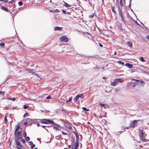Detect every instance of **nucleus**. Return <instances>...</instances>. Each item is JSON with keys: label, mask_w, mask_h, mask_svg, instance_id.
<instances>
[{"label": "nucleus", "mask_w": 149, "mask_h": 149, "mask_svg": "<svg viewBox=\"0 0 149 149\" xmlns=\"http://www.w3.org/2000/svg\"><path fill=\"white\" fill-rule=\"evenodd\" d=\"M14 136L15 138L17 139L19 141H21L20 139H22V136L20 132H14Z\"/></svg>", "instance_id": "nucleus-1"}, {"label": "nucleus", "mask_w": 149, "mask_h": 149, "mask_svg": "<svg viewBox=\"0 0 149 149\" xmlns=\"http://www.w3.org/2000/svg\"><path fill=\"white\" fill-rule=\"evenodd\" d=\"M15 142L16 143V145L17 146H16V147L17 149H23V147L21 144L20 142L18 141V140L15 138Z\"/></svg>", "instance_id": "nucleus-2"}, {"label": "nucleus", "mask_w": 149, "mask_h": 149, "mask_svg": "<svg viewBox=\"0 0 149 149\" xmlns=\"http://www.w3.org/2000/svg\"><path fill=\"white\" fill-rule=\"evenodd\" d=\"M85 97L83 94H81L77 95L73 99L76 102L78 99L80 98H81L82 99H83Z\"/></svg>", "instance_id": "nucleus-3"}, {"label": "nucleus", "mask_w": 149, "mask_h": 149, "mask_svg": "<svg viewBox=\"0 0 149 149\" xmlns=\"http://www.w3.org/2000/svg\"><path fill=\"white\" fill-rule=\"evenodd\" d=\"M139 120H135L132 121H131L130 124V126L132 127H134L139 122Z\"/></svg>", "instance_id": "nucleus-4"}, {"label": "nucleus", "mask_w": 149, "mask_h": 149, "mask_svg": "<svg viewBox=\"0 0 149 149\" xmlns=\"http://www.w3.org/2000/svg\"><path fill=\"white\" fill-rule=\"evenodd\" d=\"M60 39L62 41H64L65 42H68L69 41L68 38L65 36H64L61 37L60 38Z\"/></svg>", "instance_id": "nucleus-5"}, {"label": "nucleus", "mask_w": 149, "mask_h": 149, "mask_svg": "<svg viewBox=\"0 0 149 149\" xmlns=\"http://www.w3.org/2000/svg\"><path fill=\"white\" fill-rule=\"evenodd\" d=\"M144 136H143V135H140V139L141 141H144V142H147L148 141H149V140L146 139L145 138H143V137H144Z\"/></svg>", "instance_id": "nucleus-6"}, {"label": "nucleus", "mask_w": 149, "mask_h": 149, "mask_svg": "<svg viewBox=\"0 0 149 149\" xmlns=\"http://www.w3.org/2000/svg\"><path fill=\"white\" fill-rule=\"evenodd\" d=\"M38 120H40V123L47 124V119H39Z\"/></svg>", "instance_id": "nucleus-7"}, {"label": "nucleus", "mask_w": 149, "mask_h": 149, "mask_svg": "<svg viewBox=\"0 0 149 149\" xmlns=\"http://www.w3.org/2000/svg\"><path fill=\"white\" fill-rule=\"evenodd\" d=\"M26 121L27 123H29L31 122H33L34 123H36L37 122V120L36 119H31L28 118L26 120Z\"/></svg>", "instance_id": "nucleus-8"}, {"label": "nucleus", "mask_w": 149, "mask_h": 149, "mask_svg": "<svg viewBox=\"0 0 149 149\" xmlns=\"http://www.w3.org/2000/svg\"><path fill=\"white\" fill-rule=\"evenodd\" d=\"M33 70L34 71V70L33 69H27L26 70V71H28L29 72L31 73L32 74H35L36 76H38V75L37 74L35 73V72H33Z\"/></svg>", "instance_id": "nucleus-9"}, {"label": "nucleus", "mask_w": 149, "mask_h": 149, "mask_svg": "<svg viewBox=\"0 0 149 149\" xmlns=\"http://www.w3.org/2000/svg\"><path fill=\"white\" fill-rule=\"evenodd\" d=\"M125 65L126 66L128 67L129 68H132L133 66L132 64H130L129 63H126L125 64Z\"/></svg>", "instance_id": "nucleus-10"}, {"label": "nucleus", "mask_w": 149, "mask_h": 149, "mask_svg": "<svg viewBox=\"0 0 149 149\" xmlns=\"http://www.w3.org/2000/svg\"><path fill=\"white\" fill-rule=\"evenodd\" d=\"M115 79L117 83H122L123 82V80L120 78L116 79Z\"/></svg>", "instance_id": "nucleus-11"}, {"label": "nucleus", "mask_w": 149, "mask_h": 149, "mask_svg": "<svg viewBox=\"0 0 149 149\" xmlns=\"http://www.w3.org/2000/svg\"><path fill=\"white\" fill-rule=\"evenodd\" d=\"M63 28L62 27L56 26L54 27V30L55 31L58 30L59 31H61L62 30Z\"/></svg>", "instance_id": "nucleus-12"}, {"label": "nucleus", "mask_w": 149, "mask_h": 149, "mask_svg": "<svg viewBox=\"0 0 149 149\" xmlns=\"http://www.w3.org/2000/svg\"><path fill=\"white\" fill-rule=\"evenodd\" d=\"M1 9L6 12L9 11V10L7 8L3 6H1Z\"/></svg>", "instance_id": "nucleus-13"}, {"label": "nucleus", "mask_w": 149, "mask_h": 149, "mask_svg": "<svg viewBox=\"0 0 149 149\" xmlns=\"http://www.w3.org/2000/svg\"><path fill=\"white\" fill-rule=\"evenodd\" d=\"M139 136L140 137V135H143V136H145L144 135L143 133V130H141V129H139Z\"/></svg>", "instance_id": "nucleus-14"}, {"label": "nucleus", "mask_w": 149, "mask_h": 149, "mask_svg": "<svg viewBox=\"0 0 149 149\" xmlns=\"http://www.w3.org/2000/svg\"><path fill=\"white\" fill-rule=\"evenodd\" d=\"M117 83L115 79L114 80V81L111 83V85L112 86H114L117 84Z\"/></svg>", "instance_id": "nucleus-15"}, {"label": "nucleus", "mask_w": 149, "mask_h": 149, "mask_svg": "<svg viewBox=\"0 0 149 149\" xmlns=\"http://www.w3.org/2000/svg\"><path fill=\"white\" fill-rule=\"evenodd\" d=\"M75 146V148H77V149L78 148L79 146V142H76L74 144Z\"/></svg>", "instance_id": "nucleus-16"}, {"label": "nucleus", "mask_w": 149, "mask_h": 149, "mask_svg": "<svg viewBox=\"0 0 149 149\" xmlns=\"http://www.w3.org/2000/svg\"><path fill=\"white\" fill-rule=\"evenodd\" d=\"M16 128L15 129L14 132H17V130L20 127V125L19 124H18L16 126Z\"/></svg>", "instance_id": "nucleus-17"}, {"label": "nucleus", "mask_w": 149, "mask_h": 149, "mask_svg": "<svg viewBox=\"0 0 149 149\" xmlns=\"http://www.w3.org/2000/svg\"><path fill=\"white\" fill-rule=\"evenodd\" d=\"M7 99L8 100H12L13 101H15L16 100V98L15 97H14L13 98L7 97Z\"/></svg>", "instance_id": "nucleus-18"}, {"label": "nucleus", "mask_w": 149, "mask_h": 149, "mask_svg": "<svg viewBox=\"0 0 149 149\" xmlns=\"http://www.w3.org/2000/svg\"><path fill=\"white\" fill-rule=\"evenodd\" d=\"M53 121L50 119H47V124H49L50 123H52Z\"/></svg>", "instance_id": "nucleus-19"}, {"label": "nucleus", "mask_w": 149, "mask_h": 149, "mask_svg": "<svg viewBox=\"0 0 149 149\" xmlns=\"http://www.w3.org/2000/svg\"><path fill=\"white\" fill-rule=\"evenodd\" d=\"M111 9L112 10V11L113 13H116V11L115 10V7L114 6H111Z\"/></svg>", "instance_id": "nucleus-20"}, {"label": "nucleus", "mask_w": 149, "mask_h": 149, "mask_svg": "<svg viewBox=\"0 0 149 149\" xmlns=\"http://www.w3.org/2000/svg\"><path fill=\"white\" fill-rule=\"evenodd\" d=\"M117 63L118 64H121V65H124V63H125L124 62H122L121 61H118L117 62Z\"/></svg>", "instance_id": "nucleus-21"}, {"label": "nucleus", "mask_w": 149, "mask_h": 149, "mask_svg": "<svg viewBox=\"0 0 149 149\" xmlns=\"http://www.w3.org/2000/svg\"><path fill=\"white\" fill-rule=\"evenodd\" d=\"M76 137V142H79V136L78 134L75 135Z\"/></svg>", "instance_id": "nucleus-22"}, {"label": "nucleus", "mask_w": 149, "mask_h": 149, "mask_svg": "<svg viewBox=\"0 0 149 149\" xmlns=\"http://www.w3.org/2000/svg\"><path fill=\"white\" fill-rule=\"evenodd\" d=\"M63 2L65 3L64 5L66 7H71V5L68 4L67 3L63 1Z\"/></svg>", "instance_id": "nucleus-23"}, {"label": "nucleus", "mask_w": 149, "mask_h": 149, "mask_svg": "<svg viewBox=\"0 0 149 149\" xmlns=\"http://www.w3.org/2000/svg\"><path fill=\"white\" fill-rule=\"evenodd\" d=\"M127 45L130 47H132V43L130 42H127Z\"/></svg>", "instance_id": "nucleus-24"}, {"label": "nucleus", "mask_w": 149, "mask_h": 149, "mask_svg": "<svg viewBox=\"0 0 149 149\" xmlns=\"http://www.w3.org/2000/svg\"><path fill=\"white\" fill-rule=\"evenodd\" d=\"M82 109L83 110L87 111H88L89 110V109H87L85 107H83Z\"/></svg>", "instance_id": "nucleus-25"}, {"label": "nucleus", "mask_w": 149, "mask_h": 149, "mask_svg": "<svg viewBox=\"0 0 149 149\" xmlns=\"http://www.w3.org/2000/svg\"><path fill=\"white\" fill-rule=\"evenodd\" d=\"M137 83L138 84H141L143 83L145 84V82H144L143 81L141 80H139V81L138 82H137Z\"/></svg>", "instance_id": "nucleus-26"}, {"label": "nucleus", "mask_w": 149, "mask_h": 149, "mask_svg": "<svg viewBox=\"0 0 149 149\" xmlns=\"http://www.w3.org/2000/svg\"><path fill=\"white\" fill-rule=\"evenodd\" d=\"M140 60L141 61L143 62H145L146 61L142 57H141L140 58Z\"/></svg>", "instance_id": "nucleus-27"}, {"label": "nucleus", "mask_w": 149, "mask_h": 149, "mask_svg": "<svg viewBox=\"0 0 149 149\" xmlns=\"http://www.w3.org/2000/svg\"><path fill=\"white\" fill-rule=\"evenodd\" d=\"M94 15H95V16L96 15L95 14V13H94L93 14H92L91 15H89V18L90 17H91V18H93L94 17Z\"/></svg>", "instance_id": "nucleus-28"}, {"label": "nucleus", "mask_w": 149, "mask_h": 149, "mask_svg": "<svg viewBox=\"0 0 149 149\" xmlns=\"http://www.w3.org/2000/svg\"><path fill=\"white\" fill-rule=\"evenodd\" d=\"M118 29L120 30H122V24H120V25H118Z\"/></svg>", "instance_id": "nucleus-29"}, {"label": "nucleus", "mask_w": 149, "mask_h": 149, "mask_svg": "<svg viewBox=\"0 0 149 149\" xmlns=\"http://www.w3.org/2000/svg\"><path fill=\"white\" fill-rule=\"evenodd\" d=\"M100 68L99 67L97 66L96 65L95 67L93 68V69H95L96 70H97V69L99 70L100 69Z\"/></svg>", "instance_id": "nucleus-30"}, {"label": "nucleus", "mask_w": 149, "mask_h": 149, "mask_svg": "<svg viewBox=\"0 0 149 149\" xmlns=\"http://www.w3.org/2000/svg\"><path fill=\"white\" fill-rule=\"evenodd\" d=\"M28 107V106L27 105H24L23 108L24 109H26Z\"/></svg>", "instance_id": "nucleus-31"}, {"label": "nucleus", "mask_w": 149, "mask_h": 149, "mask_svg": "<svg viewBox=\"0 0 149 149\" xmlns=\"http://www.w3.org/2000/svg\"><path fill=\"white\" fill-rule=\"evenodd\" d=\"M23 3L22 1H19L18 2V4L19 6H21L23 4Z\"/></svg>", "instance_id": "nucleus-32"}, {"label": "nucleus", "mask_w": 149, "mask_h": 149, "mask_svg": "<svg viewBox=\"0 0 149 149\" xmlns=\"http://www.w3.org/2000/svg\"><path fill=\"white\" fill-rule=\"evenodd\" d=\"M123 132V131H118V132H116V134H121Z\"/></svg>", "instance_id": "nucleus-33"}, {"label": "nucleus", "mask_w": 149, "mask_h": 149, "mask_svg": "<svg viewBox=\"0 0 149 149\" xmlns=\"http://www.w3.org/2000/svg\"><path fill=\"white\" fill-rule=\"evenodd\" d=\"M120 89L119 88H117L115 89V92H118V91H120Z\"/></svg>", "instance_id": "nucleus-34"}, {"label": "nucleus", "mask_w": 149, "mask_h": 149, "mask_svg": "<svg viewBox=\"0 0 149 149\" xmlns=\"http://www.w3.org/2000/svg\"><path fill=\"white\" fill-rule=\"evenodd\" d=\"M60 10L56 9L55 10H54V13H59L60 12Z\"/></svg>", "instance_id": "nucleus-35"}, {"label": "nucleus", "mask_w": 149, "mask_h": 149, "mask_svg": "<svg viewBox=\"0 0 149 149\" xmlns=\"http://www.w3.org/2000/svg\"><path fill=\"white\" fill-rule=\"evenodd\" d=\"M131 2H132V1L130 0V4H129V5L128 7L130 9L131 8Z\"/></svg>", "instance_id": "nucleus-36"}, {"label": "nucleus", "mask_w": 149, "mask_h": 149, "mask_svg": "<svg viewBox=\"0 0 149 149\" xmlns=\"http://www.w3.org/2000/svg\"><path fill=\"white\" fill-rule=\"evenodd\" d=\"M23 136L24 137H26V132L25 131H24V132Z\"/></svg>", "instance_id": "nucleus-37"}, {"label": "nucleus", "mask_w": 149, "mask_h": 149, "mask_svg": "<svg viewBox=\"0 0 149 149\" xmlns=\"http://www.w3.org/2000/svg\"><path fill=\"white\" fill-rule=\"evenodd\" d=\"M26 141H29L30 140V138L28 136L26 137Z\"/></svg>", "instance_id": "nucleus-38"}, {"label": "nucleus", "mask_w": 149, "mask_h": 149, "mask_svg": "<svg viewBox=\"0 0 149 149\" xmlns=\"http://www.w3.org/2000/svg\"><path fill=\"white\" fill-rule=\"evenodd\" d=\"M121 19L122 20V21L124 22V23L125 24H126V22H125L124 20V17L123 16H122L121 17Z\"/></svg>", "instance_id": "nucleus-39"}, {"label": "nucleus", "mask_w": 149, "mask_h": 149, "mask_svg": "<svg viewBox=\"0 0 149 149\" xmlns=\"http://www.w3.org/2000/svg\"><path fill=\"white\" fill-rule=\"evenodd\" d=\"M29 115V114L28 113H26L24 114V115H23V117H25L26 116H28Z\"/></svg>", "instance_id": "nucleus-40"}, {"label": "nucleus", "mask_w": 149, "mask_h": 149, "mask_svg": "<svg viewBox=\"0 0 149 149\" xmlns=\"http://www.w3.org/2000/svg\"><path fill=\"white\" fill-rule=\"evenodd\" d=\"M53 128L54 129H56L57 130H60V129L59 128L57 127H56L55 126H54Z\"/></svg>", "instance_id": "nucleus-41"}, {"label": "nucleus", "mask_w": 149, "mask_h": 149, "mask_svg": "<svg viewBox=\"0 0 149 149\" xmlns=\"http://www.w3.org/2000/svg\"><path fill=\"white\" fill-rule=\"evenodd\" d=\"M20 141H22V143H25L26 142L25 141L24 139H23L22 138V139H20Z\"/></svg>", "instance_id": "nucleus-42"}, {"label": "nucleus", "mask_w": 149, "mask_h": 149, "mask_svg": "<svg viewBox=\"0 0 149 149\" xmlns=\"http://www.w3.org/2000/svg\"><path fill=\"white\" fill-rule=\"evenodd\" d=\"M118 10L119 12V13L120 12H121V11L120 9V8L119 5L118 7Z\"/></svg>", "instance_id": "nucleus-43"}, {"label": "nucleus", "mask_w": 149, "mask_h": 149, "mask_svg": "<svg viewBox=\"0 0 149 149\" xmlns=\"http://www.w3.org/2000/svg\"><path fill=\"white\" fill-rule=\"evenodd\" d=\"M138 85V83L137 82H135V84H134L133 85V87H134L136 86V85Z\"/></svg>", "instance_id": "nucleus-44"}, {"label": "nucleus", "mask_w": 149, "mask_h": 149, "mask_svg": "<svg viewBox=\"0 0 149 149\" xmlns=\"http://www.w3.org/2000/svg\"><path fill=\"white\" fill-rule=\"evenodd\" d=\"M0 45L1 47H3L4 46V42H1L0 44Z\"/></svg>", "instance_id": "nucleus-45"}, {"label": "nucleus", "mask_w": 149, "mask_h": 149, "mask_svg": "<svg viewBox=\"0 0 149 149\" xmlns=\"http://www.w3.org/2000/svg\"><path fill=\"white\" fill-rule=\"evenodd\" d=\"M72 97H70L69 98V100L66 101V102H70L72 100Z\"/></svg>", "instance_id": "nucleus-46"}, {"label": "nucleus", "mask_w": 149, "mask_h": 149, "mask_svg": "<svg viewBox=\"0 0 149 149\" xmlns=\"http://www.w3.org/2000/svg\"><path fill=\"white\" fill-rule=\"evenodd\" d=\"M62 133L64 135H66L68 134L67 133H66L63 131L62 132Z\"/></svg>", "instance_id": "nucleus-47"}, {"label": "nucleus", "mask_w": 149, "mask_h": 149, "mask_svg": "<svg viewBox=\"0 0 149 149\" xmlns=\"http://www.w3.org/2000/svg\"><path fill=\"white\" fill-rule=\"evenodd\" d=\"M67 127V128H68L70 129H72V127L70 125H68V127Z\"/></svg>", "instance_id": "nucleus-48"}, {"label": "nucleus", "mask_w": 149, "mask_h": 149, "mask_svg": "<svg viewBox=\"0 0 149 149\" xmlns=\"http://www.w3.org/2000/svg\"><path fill=\"white\" fill-rule=\"evenodd\" d=\"M14 1L15 0H12L8 2V3L11 4L12 3L14 2Z\"/></svg>", "instance_id": "nucleus-49"}, {"label": "nucleus", "mask_w": 149, "mask_h": 149, "mask_svg": "<svg viewBox=\"0 0 149 149\" xmlns=\"http://www.w3.org/2000/svg\"><path fill=\"white\" fill-rule=\"evenodd\" d=\"M120 5L121 6H123V4L122 3V0H120Z\"/></svg>", "instance_id": "nucleus-50"}, {"label": "nucleus", "mask_w": 149, "mask_h": 149, "mask_svg": "<svg viewBox=\"0 0 149 149\" xmlns=\"http://www.w3.org/2000/svg\"><path fill=\"white\" fill-rule=\"evenodd\" d=\"M60 136V135H58V136H56L55 137L56 139L57 140H59V139L58 138V137H59Z\"/></svg>", "instance_id": "nucleus-51"}, {"label": "nucleus", "mask_w": 149, "mask_h": 149, "mask_svg": "<svg viewBox=\"0 0 149 149\" xmlns=\"http://www.w3.org/2000/svg\"><path fill=\"white\" fill-rule=\"evenodd\" d=\"M16 14V13L13 12L11 13V14L13 15V16L14 17Z\"/></svg>", "instance_id": "nucleus-52"}, {"label": "nucleus", "mask_w": 149, "mask_h": 149, "mask_svg": "<svg viewBox=\"0 0 149 149\" xmlns=\"http://www.w3.org/2000/svg\"><path fill=\"white\" fill-rule=\"evenodd\" d=\"M52 98V97L50 95H49L47 97H46V99H51Z\"/></svg>", "instance_id": "nucleus-53"}, {"label": "nucleus", "mask_w": 149, "mask_h": 149, "mask_svg": "<svg viewBox=\"0 0 149 149\" xmlns=\"http://www.w3.org/2000/svg\"><path fill=\"white\" fill-rule=\"evenodd\" d=\"M52 124L54 125V126H56V123H55L54 121H53L52 123Z\"/></svg>", "instance_id": "nucleus-54"}, {"label": "nucleus", "mask_w": 149, "mask_h": 149, "mask_svg": "<svg viewBox=\"0 0 149 149\" xmlns=\"http://www.w3.org/2000/svg\"><path fill=\"white\" fill-rule=\"evenodd\" d=\"M35 145L34 144H32V146L31 147V149H32L34 147H35Z\"/></svg>", "instance_id": "nucleus-55"}, {"label": "nucleus", "mask_w": 149, "mask_h": 149, "mask_svg": "<svg viewBox=\"0 0 149 149\" xmlns=\"http://www.w3.org/2000/svg\"><path fill=\"white\" fill-rule=\"evenodd\" d=\"M5 93V92L0 91V94H1L2 95H4Z\"/></svg>", "instance_id": "nucleus-56"}, {"label": "nucleus", "mask_w": 149, "mask_h": 149, "mask_svg": "<svg viewBox=\"0 0 149 149\" xmlns=\"http://www.w3.org/2000/svg\"><path fill=\"white\" fill-rule=\"evenodd\" d=\"M119 13L121 17L122 16H123L122 12H120Z\"/></svg>", "instance_id": "nucleus-57"}, {"label": "nucleus", "mask_w": 149, "mask_h": 149, "mask_svg": "<svg viewBox=\"0 0 149 149\" xmlns=\"http://www.w3.org/2000/svg\"><path fill=\"white\" fill-rule=\"evenodd\" d=\"M29 145L31 146L33 144V142L32 141H29Z\"/></svg>", "instance_id": "nucleus-58"}, {"label": "nucleus", "mask_w": 149, "mask_h": 149, "mask_svg": "<svg viewBox=\"0 0 149 149\" xmlns=\"http://www.w3.org/2000/svg\"><path fill=\"white\" fill-rule=\"evenodd\" d=\"M100 105L102 106H103V107H104V106H105V104H102V103H100Z\"/></svg>", "instance_id": "nucleus-59"}, {"label": "nucleus", "mask_w": 149, "mask_h": 149, "mask_svg": "<svg viewBox=\"0 0 149 149\" xmlns=\"http://www.w3.org/2000/svg\"><path fill=\"white\" fill-rule=\"evenodd\" d=\"M80 98V100H79V102H80V101L81 102V103H82V102H83V99H82V98Z\"/></svg>", "instance_id": "nucleus-60"}, {"label": "nucleus", "mask_w": 149, "mask_h": 149, "mask_svg": "<svg viewBox=\"0 0 149 149\" xmlns=\"http://www.w3.org/2000/svg\"><path fill=\"white\" fill-rule=\"evenodd\" d=\"M5 121V123H6V122L7 121V119L6 118V116L5 117V119H4Z\"/></svg>", "instance_id": "nucleus-61"}, {"label": "nucleus", "mask_w": 149, "mask_h": 149, "mask_svg": "<svg viewBox=\"0 0 149 149\" xmlns=\"http://www.w3.org/2000/svg\"><path fill=\"white\" fill-rule=\"evenodd\" d=\"M62 12L64 13V14H65L66 13V11L64 10H62Z\"/></svg>", "instance_id": "nucleus-62"}, {"label": "nucleus", "mask_w": 149, "mask_h": 149, "mask_svg": "<svg viewBox=\"0 0 149 149\" xmlns=\"http://www.w3.org/2000/svg\"><path fill=\"white\" fill-rule=\"evenodd\" d=\"M130 9H131V10L132 11L133 13L135 15V16L136 17V15H135V13H134V12L132 8H130Z\"/></svg>", "instance_id": "nucleus-63"}, {"label": "nucleus", "mask_w": 149, "mask_h": 149, "mask_svg": "<svg viewBox=\"0 0 149 149\" xmlns=\"http://www.w3.org/2000/svg\"><path fill=\"white\" fill-rule=\"evenodd\" d=\"M103 121L105 124V123H107V121L104 119L103 120Z\"/></svg>", "instance_id": "nucleus-64"}]
</instances>
